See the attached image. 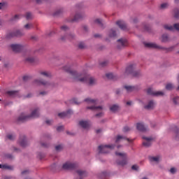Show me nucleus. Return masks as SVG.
<instances>
[{"instance_id":"72a5a7b5","label":"nucleus","mask_w":179,"mask_h":179,"mask_svg":"<svg viewBox=\"0 0 179 179\" xmlns=\"http://www.w3.org/2000/svg\"><path fill=\"white\" fill-rule=\"evenodd\" d=\"M169 7V3H164L161 4V9H166V8Z\"/></svg>"},{"instance_id":"393cba45","label":"nucleus","mask_w":179,"mask_h":179,"mask_svg":"<svg viewBox=\"0 0 179 179\" xmlns=\"http://www.w3.org/2000/svg\"><path fill=\"white\" fill-rule=\"evenodd\" d=\"M166 90H173V89H174V85L171 83H168L166 85Z\"/></svg>"},{"instance_id":"c756f323","label":"nucleus","mask_w":179,"mask_h":179,"mask_svg":"<svg viewBox=\"0 0 179 179\" xmlns=\"http://www.w3.org/2000/svg\"><path fill=\"white\" fill-rule=\"evenodd\" d=\"M94 23H96L97 24H99V26H101V27H103V20H101V19H96L94 20Z\"/></svg>"},{"instance_id":"49530a36","label":"nucleus","mask_w":179,"mask_h":179,"mask_svg":"<svg viewBox=\"0 0 179 179\" xmlns=\"http://www.w3.org/2000/svg\"><path fill=\"white\" fill-rule=\"evenodd\" d=\"M45 94H46L45 92H41L40 93V94H43V95Z\"/></svg>"},{"instance_id":"c85d7f7f","label":"nucleus","mask_w":179,"mask_h":179,"mask_svg":"<svg viewBox=\"0 0 179 179\" xmlns=\"http://www.w3.org/2000/svg\"><path fill=\"white\" fill-rule=\"evenodd\" d=\"M173 103L175 104V106H177L179 104V97L176 96L173 99Z\"/></svg>"},{"instance_id":"bb28decb","label":"nucleus","mask_w":179,"mask_h":179,"mask_svg":"<svg viewBox=\"0 0 179 179\" xmlns=\"http://www.w3.org/2000/svg\"><path fill=\"white\" fill-rule=\"evenodd\" d=\"M174 13V17H176V19H179V10L178 8H176L173 11Z\"/></svg>"},{"instance_id":"c03bdc74","label":"nucleus","mask_w":179,"mask_h":179,"mask_svg":"<svg viewBox=\"0 0 179 179\" xmlns=\"http://www.w3.org/2000/svg\"><path fill=\"white\" fill-rule=\"evenodd\" d=\"M120 91L119 90H116V94H120Z\"/></svg>"},{"instance_id":"de8ad7c7","label":"nucleus","mask_w":179,"mask_h":179,"mask_svg":"<svg viewBox=\"0 0 179 179\" xmlns=\"http://www.w3.org/2000/svg\"><path fill=\"white\" fill-rule=\"evenodd\" d=\"M145 30L147 31H149V27H145Z\"/></svg>"},{"instance_id":"f704fd0d","label":"nucleus","mask_w":179,"mask_h":179,"mask_svg":"<svg viewBox=\"0 0 179 179\" xmlns=\"http://www.w3.org/2000/svg\"><path fill=\"white\" fill-rule=\"evenodd\" d=\"M108 64V62L104 61L100 63L101 66H106Z\"/></svg>"},{"instance_id":"0eeeda50","label":"nucleus","mask_w":179,"mask_h":179,"mask_svg":"<svg viewBox=\"0 0 179 179\" xmlns=\"http://www.w3.org/2000/svg\"><path fill=\"white\" fill-rule=\"evenodd\" d=\"M164 28L165 29V30H169L170 31H173V29L179 31V24L178 23L174 24L173 27L171 25L166 24L164 26Z\"/></svg>"},{"instance_id":"ddd939ff","label":"nucleus","mask_w":179,"mask_h":179,"mask_svg":"<svg viewBox=\"0 0 179 179\" xmlns=\"http://www.w3.org/2000/svg\"><path fill=\"white\" fill-rule=\"evenodd\" d=\"M83 17V15L82 14H76L74 17L71 20V22H78V20H80Z\"/></svg>"},{"instance_id":"473e14b6","label":"nucleus","mask_w":179,"mask_h":179,"mask_svg":"<svg viewBox=\"0 0 179 179\" xmlns=\"http://www.w3.org/2000/svg\"><path fill=\"white\" fill-rule=\"evenodd\" d=\"M106 78H108V79H114V75L111 73H106Z\"/></svg>"},{"instance_id":"dca6fc26","label":"nucleus","mask_w":179,"mask_h":179,"mask_svg":"<svg viewBox=\"0 0 179 179\" xmlns=\"http://www.w3.org/2000/svg\"><path fill=\"white\" fill-rule=\"evenodd\" d=\"M110 111H119L120 107L117 104H113L110 106Z\"/></svg>"},{"instance_id":"4c0bfd02","label":"nucleus","mask_w":179,"mask_h":179,"mask_svg":"<svg viewBox=\"0 0 179 179\" xmlns=\"http://www.w3.org/2000/svg\"><path fill=\"white\" fill-rule=\"evenodd\" d=\"M29 76H24V77H23V80H29Z\"/></svg>"},{"instance_id":"37998d69","label":"nucleus","mask_w":179,"mask_h":179,"mask_svg":"<svg viewBox=\"0 0 179 179\" xmlns=\"http://www.w3.org/2000/svg\"><path fill=\"white\" fill-rule=\"evenodd\" d=\"M173 49H174V46H172V47L169 48V51H171V50H173Z\"/></svg>"},{"instance_id":"39448f33","label":"nucleus","mask_w":179,"mask_h":179,"mask_svg":"<svg viewBox=\"0 0 179 179\" xmlns=\"http://www.w3.org/2000/svg\"><path fill=\"white\" fill-rule=\"evenodd\" d=\"M148 94H150V96H156L157 97H159V96H164V92L163 91H153L152 88H148L147 90Z\"/></svg>"},{"instance_id":"e433bc0d","label":"nucleus","mask_w":179,"mask_h":179,"mask_svg":"<svg viewBox=\"0 0 179 179\" xmlns=\"http://www.w3.org/2000/svg\"><path fill=\"white\" fill-rule=\"evenodd\" d=\"M62 12V10H58L55 13V15L57 16V15H59Z\"/></svg>"},{"instance_id":"cd10ccee","label":"nucleus","mask_w":179,"mask_h":179,"mask_svg":"<svg viewBox=\"0 0 179 179\" xmlns=\"http://www.w3.org/2000/svg\"><path fill=\"white\" fill-rule=\"evenodd\" d=\"M34 61H36V59H34V57H27L26 59V62H29V64H33V62H34Z\"/></svg>"},{"instance_id":"a18cd8bd","label":"nucleus","mask_w":179,"mask_h":179,"mask_svg":"<svg viewBox=\"0 0 179 179\" xmlns=\"http://www.w3.org/2000/svg\"><path fill=\"white\" fill-rule=\"evenodd\" d=\"M31 96H32L31 94H28L27 96V97H28V98H29V97H31Z\"/></svg>"},{"instance_id":"79ce46f5","label":"nucleus","mask_w":179,"mask_h":179,"mask_svg":"<svg viewBox=\"0 0 179 179\" xmlns=\"http://www.w3.org/2000/svg\"><path fill=\"white\" fill-rule=\"evenodd\" d=\"M3 6V3H0V9H2Z\"/></svg>"},{"instance_id":"a19ab883","label":"nucleus","mask_w":179,"mask_h":179,"mask_svg":"<svg viewBox=\"0 0 179 179\" xmlns=\"http://www.w3.org/2000/svg\"><path fill=\"white\" fill-rule=\"evenodd\" d=\"M43 2V0H36V3H41Z\"/></svg>"},{"instance_id":"4468645a","label":"nucleus","mask_w":179,"mask_h":179,"mask_svg":"<svg viewBox=\"0 0 179 179\" xmlns=\"http://www.w3.org/2000/svg\"><path fill=\"white\" fill-rule=\"evenodd\" d=\"M75 38V34H69V35H66L65 37L62 36V37H61V40H62V41H65V40H66V38H68L69 40H72V38Z\"/></svg>"},{"instance_id":"aec40b11","label":"nucleus","mask_w":179,"mask_h":179,"mask_svg":"<svg viewBox=\"0 0 179 179\" xmlns=\"http://www.w3.org/2000/svg\"><path fill=\"white\" fill-rule=\"evenodd\" d=\"M170 39L169 38V35L168 34H163L162 36V43H167V41H169Z\"/></svg>"},{"instance_id":"412c9836","label":"nucleus","mask_w":179,"mask_h":179,"mask_svg":"<svg viewBox=\"0 0 179 179\" xmlns=\"http://www.w3.org/2000/svg\"><path fill=\"white\" fill-rule=\"evenodd\" d=\"M109 37L110 38H113V37H115L117 36V34L115 33V30L114 29H110L108 34Z\"/></svg>"},{"instance_id":"9b49d317","label":"nucleus","mask_w":179,"mask_h":179,"mask_svg":"<svg viewBox=\"0 0 179 179\" xmlns=\"http://www.w3.org/2000/svg\"><path fill=\"white\" fill-rule=\"evenodd\" d=\"M145 46L148 47V48H157L159 50L162 49L161 46H159L157 44L153 43H145Z\"/></svg>"},{"instance_id":"5fc2aeb1","label":"nucleus","mask_w":179,"mask_h":179,"mask_svg":"<svg viewBox=\"0 0 179 179\" xmlns=\"http://www.w3.org/2000/svg\"><path fill=\"white\" fill-rule=\"evenodd\" d=\"M0 26H1V22H0Z\"/></svg>"},{"instance_id":"5701e85b","label":"nucleus","mask_w":179,"mask_h":179,"mask_svg":"<svg viewBox=\"0 0 179 179\" xmlns=\"http://www.w3.org/2000/svg\"><path fill=\"white\" fill-rule=\"evenodd\" d=\"M24 29H26L27 30H31V29H34V25H33V24L30 23V24H27L24 26Z\"/></svg>"},{"instance_id":"7ed1b4c3","label":"nucleus","mask_w":179,"mask_h":179,"mask_svg":"<svg viewBox=\"0 0 179 179\" xmlns=\"http://www.w3.org/2000/svg\"><path fill=\"white\" fill-rule=\"evenodd\" d=\"M135 64H131L127 68L125 71V75H131L134 78H139L142 75L141 71H135Z\"/></svg>"},{"instance_id":"864d4df0","label":"nucleus","mask_w":179,"mask_h":179,"mask_svg":"<svg viewBox=\"0 0 179 179\" xmlns=\"http://www.w3.org/2000/svg\"><path fill=\"white\" fill-rule=\"evenodd\" d=\"M67 113H72V110H69L67 111Z\"/></svg>"},{"instance_id":"f03ea898","label":"nucleus","mask_w":179,"mask_h":179,"mask_svg":"<svg viewBox=\"0 0 179 179\" xmlns=\"http://www.w3.org/2000/svg\"><path fill=\"white\" fill-rule=\"evenodd\" d=\"M84 101L87 103V104H94L93 106H87V110H90V111H103V110H104L103 106H96L95 104L97 103V99L87 98L84 99Z\"/></svg>"},{"instance_id":"f257e3e1","label":"nucleus","mask_w":179,"mask_h":179,"mask_svg":"<svg viewBox=\"0 0 179 179\" xmlns=\"http://www.w3.org/2000/svg\"><path fill=\"white\" fill-rule=\"evenodd\" d=\"M63 69L67 72V73H69L71 78L74 79V80L82 82L83 83H87L89 86H94V85L97 83V80L90 76V75L78 73L76 71L72 70V69L69 66H65Z\"/></svg>"},{"instance_id":"3c124183","label":"nucleus","mask_w":179,"mask_h":179,"mask_svg":"<svg viewBox=\"0 0 179 179\" xmlns=\"http://www.w3.org/2000/svg\"><path fill=\"white\" fill-rule=\"evenodd\" d=\"M84 30H85V31L87 30V27L85 26L84 27Z\"/></svg>"},{"instance_id":"7c9ffc66","label":"nucleus","mask_w":179,"mask_h":179,"mask_svg":"<svg viewBox=\"0 0 179 179\" xmlns=\"http://www.w3.org/2000/svg\"><path fill=\"white\" fill-rule=\"evenodd\" d=\"M62 31H68L69 30V27H68L66 25H63L61 27Z\"/></svg>"},{"instance_id":"603ef678","label":"nucleus","mask_w":179,"mask_h":179,"mask_svg":"<svg viewBox=\"0 0 179 179\" xmlns=\"http://www.w3.org/2000/svg\"><path fill=\"white\" fill-rule=\"evenodd\" d=\"M176 3H178L179 0H175Z\"/></svg>"},{"instance_id":"09e8293b","label":"nucleus","mask_w":179,"mask_h":179,"mask_svg":"<svg viewBox=\"0 0 179 179\" xmlns=\"http://www.w3.org/2000/svg\"><path fill=\"white\" fill-rule=\"evenodd\" d=\"M94 37H96V38L100 37V35H99V34H95V35H94Z\"/></svg>"},{"instance_id":"9d476101","label":"nucleus","mask_w":179,"mask_h":179,"mask_svg":"<svg viewBox=\"0 0 179 179\" xmlns=\"http://www.w3.org/2000/svg\"><path fill=\"white\" fill-rule=\"evenodd\" d=\"M116 24L120 27V29H121L122 30H128L127 24H125V22L124 21H121V20L117 21L116 22Z\"/></svg>"},{"instance_id":"6e6552de","label":"nucleus","mask_w":179,"mask_h":179,"mask_svg":"<svg viewBox=\"0 0 179 179\" xmlns=\"http://www.w3.org/2000/svg\"><path fill=\"white\" fill-rule=\"evenodd\" d=\"M156 106V102L154 100H150L148 101V104L144 106L145 110H153Z\"/></svg>"},{"instance_id":"58836bf2","label":"nucleus","mask_w":179,"mask_h":179,"mask_svg":"<svg viewBox=\"0 0 179 179\" xmlns=\"http://www.w3.org/2000/svg\"><path fill=\"white\" fill-rule=\"evenodd\" d=\"M31 40H33L34 41H36V40H37V36H31Z\"/></svg>"},{"instance_id":"f8f14e48","label":"nucleus","mask_w":179,"mask_h":179,"mask_svg":"<svg viewBox=\"0 0 179 179\" xmlns=\"http://www.w3.org/2000/svg\"><path fill=\"white\" fill-rule=\"evenodd\" d=\"M6 93L8 96H10V97H16V96H19L18 90L7 91Z\"/></svg>"},{"instance_id":"f3484780","label":"nucleus","mask_w":179,"mask_h":179,"mask_svg":"<svg viewBox=\"0 0 179 179\" xmlns=\"http://www.w3.org/2000/svg\"><path fill=\"white\" fill-rule=\"evenodd\" d=\"M39 73L43 76V78H51V73L49 71H40Z\"/></svg>"},{"instance_id":"8fccbe9b","label":"nucleus","mask_w":179,"mask_h":179,"mask_svg":"<svg viewBox=\"0 0 179 179\" xmlns=\"http://www.w3.org/2000/svg\"><path fill=\"white\" fill-rule=\"evenodd\" d=\"M136 22H138V20L137 19H134V23H136Z\"/></svg>"},{"instance_id":"4be33fe9","label":"nucleus","mask_w":179,"mask_h":179,"mask_svg":"<svg viewBox=\"0 0 179 179\" xmlns=\"http://www.w3.org/2000/svg\"><path fill=\"white\" fill-rule=\"evenodd\" d=\"M20 17H22L21 15H15L14 17L10 18V22H16L17 20H19V19H20Z\"/></svg>"},{"instance_id":"a878e982","label":"nucleus","mask_w":179,"mask_h":179,"mask_svg":"<svg viewBox=\"0 0 179 179\" xmlns=\"http://www.w3.org/2000/svg\"><path fill=\"white\" fill-rule=\"evenodd\" d=\"M25 17H26L27 20H30L33 19V15H31V13H27L25 14Z\"/></svg>"},{"instance_id":"1a4fd4ad","label":"nucleus","mask_w":179,"mask_h":179,"mask_svg":"<svg viewBox=\"0 0 179 179\" xmlns=\"http://www.w3.org/2000/svg\"><path fill=\"white\" fill-rule=\"evenodd\" d=\"M34 83L36 85H42V86H48L50 85V83H48L46 80H44L43 79L41 80H35Z\"/></svg>"},{"instance_id":"423d86ee","label":"nucleus","mask_w":179,"mask_h":179,"mask_svg":"<svg viewBox=\"0 0 179 179\" xmlns=\"http://www.w3.org/2000/svg\"><path fill=\"white\" fill-rule=\"evenodd\" d=\"M127 45H128V41H127V39L121 38L117 40V48L119 50L127 47Z\"/></svg>"},{"instance_id":"20e7f679","label":"nucleus","mask_w":179,"mask_h":179,"mask_svg":"<svg viewBox=\"0 0 179 179\" xmlns=\"http://www.w3.org/2000/svg\"><path fill=\"white\" fill-rule=\"evenodd\" d=\"M10 48L14 52H21V51H23L24 46L23 45L20 44H15L13 43L10 45Z\"/></svg>"},{"instance_id":"6ab92c4d","label":"nucleus","mask_w":179,"mask_h":179,"mask_svg":"<svg viewBox=\"0 0 179 179\" xmlns=\"http://www.w3.org/2000/svg\"><path fill=\"white\" fill-rule=\"evenodd\" d=\"M14 33H15V37H22V36H24V32L22 30H16L14 31Z\"/></svg>"},{"instance_id":"2f4dec72","label":"nucleus","mask_w":179,"mask_h":179,"mask_svg":"<svg viewBox=\"0 0 179 179\" xmlns=\"http://www.w3.org/2000/svg\"><path fill=\"white\" fill-rule=\"evenodd\" d=\"M71 103H73V104H76V105H79L80 104L81 102H80L78 99H73L71 100Z\"/></svg>"},{"instance_id":"b1692460","label":"nucleus","mask_w":179,"mask_h":179,"mask_svg":"<svg viewBox=\"0 0 179 179\" xmlns=\"http://www.w3.org/2000/svg\"><path fill=\"white\" fill-rule=\"evenodd\" d=\"M78 48L80 50H85V48H86V45L83 42H80L78 43Z\"/></svg>"},{"instance_id":"c9c22d12","label":"nucleus","mask_w":179,"mask_h":179,"mask_svg":"<svg viewBox=\"0 0 179 179\" xmlns=\"http://www.w3.org/2000/svg\"><path fill=\"white\" fill-rule=\"evenodd\" d=\"M39 111H40V108L36 107V108H35L34 109V110L32 111V113H38Z\"/></svg>"},{"instance_id":"a211bd4d","label":"nucleus","mask_w":179,"mask_h":179,"mask_svg":"<svg viewBox=\"0 0 179 179\" xmlns=\"http://www.w3.org/2000/svg\"><path fill=\"white\" fill-rule=\"evenodd\" d=\"M6 38H13V37H16V32L15 31L8 32L6 35Z\"/></svg>"},{"instance_id":"2eb2a0df","label":"nucleus","mask_w":179,"mask_h":179,"mask_svg":"<svg viewBox=\"0 0 179 179\" xmlns=\"http://www.w3.org/2000/svg\"><path fill=\"white\" fill-rule=\"evenodd\" d=\"M124 87L125 90L127 92V93H131V92H134V90H135V87L134 86L124 85Z\"/></svg>"},{"instance_id":"ea45409f","label":"nucleus","mask_w":179,"mask_h":179,"mask_svg":"<svg viewBox=\"0 0 179 179\" xmlns=\"http://www.w3.org/2000/svg\"><path fill=\"white\" fill-rule=\"evenodd\" d=\"M127 106H132V101H128L127 102Z\"/></svg>"}]
</instances>
